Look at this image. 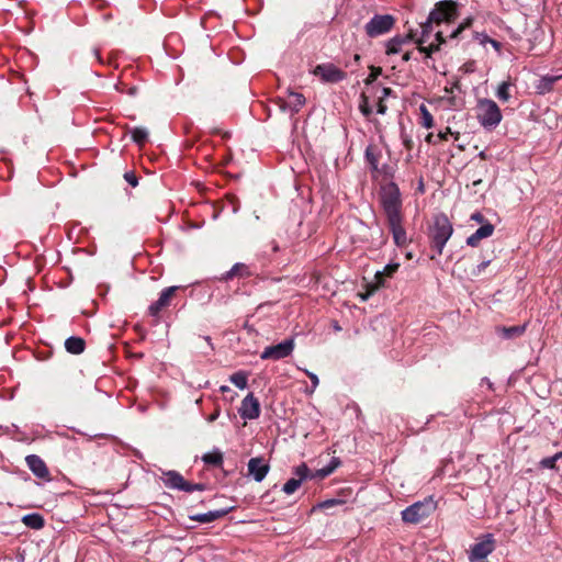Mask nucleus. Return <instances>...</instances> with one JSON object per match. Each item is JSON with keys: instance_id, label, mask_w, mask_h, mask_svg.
Instances as JSON below:
<instances>
[{"instance_id": "f257e3e1", "label": "nucleus", "mask_w": 562, "mask_h": 562, "mask_svg": "<svg viewBox=\"0 0 562 562\" xmlns=\"http://www.w3.org/2000/svg\"><path fill=\"white\" fill-rule=\"evenodd\" d=\"M457 14V3L452 0H443L436 3L434 10L429 13V16L425 23L420 24L422 35L416 40L418 48L422 53H425L427 57L439 48V45L445 42L442 38V32L437 31L435 36L437 44L431 43L429 46H423L426 43L429 34L432 32L434 24L450 23L453 21Z\"/></svg>"}, {"instance_id": "f03ea898", "label": "nucleus", "mask_w": 562, "mask_h": 562, "mask_svg": "<svg viewBox=\"0 0 562 562\" xmlns=\"http://www.w3.org/2000/svg\"><path fill=\"white\" fill-rule=\"evenodd\" d=\"M381 203L395 244L401 247L405 246L407 236L402 225V200L400 190L395 183L391 182L382 188Z\"/></svg>"}, {"instance_id": "7ed1b4c3", "label": "nucleus", "mask_w": 562, "mask_h": 562, "mask_svg": "<svg viewBox=\"0 0 562 562\" xmlns=\"http://www.w3.org/2000/svg\"><path fill=\"white\" fill-rule=\"evenodd\" d=\"M452 234L453 225L445 214H437L432 217L428 227V238L431 251L434 252L431 259H435L436 255H442L443 246Z\"/></svg>"}, {"instance_id": "20e7f679", "label": "nucleus", "mask_w": 562, "mask_h": 562, "mask_svg": "<svg viewBox=\"0 0 562 562\" xmlns=\"http://www.w3.org/2000/svg\"><path fill=\"white\" fill-rule=\"evenodd\" d=\"M476 117L485 130L492 131L501 123L503 116L496 102L482 99L476 105Z\"/></svg>"}, {"instance_id": "39448f33", "label": "nucleus", "mask_w": 562, "mask_h": 562, "mask_svg": "<svg viewBox=\"0 0 562 562\" xmlns=\"http://www.w3.org/2000/svg\"><path fill=\"white\" fill-rule=\"evenodd\" d=\"M436 509V504L431 497L422 502H416L402 512V519L408 524H419L429 517Z\"/></svg>"}, {"instance_id": "423d86ee", "label": "nucleus", "mask_w": 562, "mask_h": 562, "mask_svg": "<svg viewBox=\"0 0 562 562\" xmlns=\"http://www.w3.org/2000/svg\"><path fill=\"white\" fill-rule=\"evenodd\" d=\"M395 24V18L391 14H375L364 26L369 37H378L390 32Z\"/></svg>"}, {"instance_id": "0eeeda50", "label": "nucleus", "mask_w": 562, "mask_h": 562, "mask_svg": "<svg viewBox=\"0 0 562 562\" xmlns=\"http://www.w3.org/2000/svg\"><path fill=\"white\" fill-rule=\"evenodd\" d=\"M313 75L326 83H337L347 78V72L331 63L317 65L313 70Z\"/></svg>"}, {"instance_id": "6e6552de", "label": "nucleus", "mask_w": 562, "mask_h": 562, "mask_svg": "<svg viewBox=\"0 0 562 562\" xmlns=\"http://www.w3.org/2000/svg\"><path fill=\"white\" fill-rule=\"evenodd\" d=\"M179 290L180 286L176 285L164 289L159 299L149 305L148 314L155 318L156 324L160 319V313L171 305L172 299Z\"/></svg>"}, {"instance_id": "1a4fd4ad", "label": "nucleus", "mask_w": 562, "mask_h": 562, "mask_svg": "<svg viewBox=\"0 0 562 562\" xmlns=\"http://www.w3.org/2000/svg\"><path fill=\"white\" fill-rule=\"evenodd\" d=\"M366 160L370 165V168L373 172L378 175H382L385 177H392V168L386 165H380V159L382 158V150L375 144H370L366 148Z\"/></svg>"}, {"instance_id": "9d476101", "label": "nucleus", "mask_w": 562, "mask_h": 562, "mask_svg": "<svg viewBox=\"0 0 562 562\" xmlns=\"http://www.w3.org/2000/svg\"><path fill=\"white\" fill-rule=\"evenodd\" d=\"M294 350V340L285 339L280 344L268 346L261 352L260 358L262 360L278 361L289 357Z\"/></svg>"}, {"instance_id": "9b49d317", "label": "nucleus", "mask_w": 562, "mask_h": 562, "mask_svg": "<svg viewBox=\"0 0 562 562\" xmlns=\"http://www.w3.org/2000/svg\"><path fill=\"white\" fill-rule=\"evenodd\" d=\"M494 550V540L492 535H487L483 540L476 542L469 554L471 562H487L486 558Z\"/></svg>"}, {"instance_id": "f8f14e48", "label": "nucleus", "mask_w": 562, "mask_h": 562, "mask_svg": "<svg viewBox=\"0 0 562 562\" xmlns=\"http://www.w3.org/2000/svg\"><path fill=\"white\" fill-rule=\"evenodd\" d=\"M398 263H390L382 271H378L374 276L375 282L368 285L366 294L361 295L362 301L368 300L380 286L384 284V278H391L398 269Z\"/></svg>"}, {"instance_id": "ddd939ff", "label": "nucleus", "mask_w": 562, "mask_h": 562, "mask_svg": "<svg viewBox=\"0 0 562 562\" xmlns=\"http://www.w3.org/2000/svg\"><path fill=\"white\" fill-rule=\"evenodd\" d=\"M239 414L245 419H256L260 416V403L252 393H249L241 401Z\"/></svg>"}, {"instance_id": "4468645a", "label": "nucleus", "mask_w": 562, "mask_h": 562, "mask_svg": "<svg viewBox=\"0 0 562 562\" xmlns=\"http://www.w3.org/2000/svg\"><path fill=\"white\" fill-rule=\"evenodd\" d=\"M248 473L256 482H261L268 474L270 467L261 457L251 458L248 461Z\"/></svg>"}, {"instance_id": "2eb2a0df", "label": "nucleus", "mask_w": 562, "mask_h": 562, "mask_svg": "<svg viewBox=\"0 0 562 562\" xmlns=\"http://www.w3.org/2000/svg\"><path fill=\"white\" fill-rule=\"evenodd\" d=\"M29 469L40 479H49V471L45 462L36 454H30L25 458Z\"/></svg>"}, {"instance_id": "dca6fc26", "label": "nucleus", "mask_w": 562, "mask_h": 562, "mask_svg": "<svg viewBox=\"0 0 562 562\" xmlns=\"http://www.w3.org/2000/svg\"><path fill=\"white\" fill-rule=\"evenodd\" d=\"M493 232L494 225L490 222H486L482 224L481 227L477 228L471 236L468 237L467 244L469 246L475 247L482 239L490 237Z\"/></svg>"}, {"instance_id": "f3484780", "label": "nucleus", "mask_w": 562, "mask_h": 562, "mask_svg": "<svg viewBox=\"0 0 562 562\" xmlns=\"http://www.w3.org/2000/svg\"><path fill=\"white\" fill-rule=\"evenodd\" d=\"M164 483L169 488L184 491L187 481L179 472L168 471L164 473Z\"/></svg>"}, {"instance_id": "a211bd4d", "label": "nucleus", "mask_w": 562, "mask_h": 562, "mask_svg": "<svg viewBox=\"0 0 562 562\" xmlns=\"http://www.w3.org/2000/svg\"><path fill=\"white\" fill-rule=\"evenodd\" d=\"M232 508H228V509H217V510H211L209 513H205V514H194V515H190L189 518L193 521H198L200 524H209V522H212L214 520H217L224 516H226L229 512H231Z\"/></svg>"}, {"instance_id": "6ab92c4d", "label": "nucleus", "mask_w": 562, "mask_h": 562, "mask_svg": "<svg viewBox=\"0 0 562 562\" xmlns=\"http://www.w3.org/2000/svg\"><path fill=\"white\" fill-rule=\"evenodd\" d=\"M251 273L249 271V268L247 265L238 262L235 263L229 271H227L223 277L222 280L229 281L234 278H246L249 277Z\"/></svg>"}, {"instance_id": "aec40b11", "label": "nucleus", "mask_w": 562, "mask_h": 562, "mask_svg": "<svg viewBox=\"0 0 562 562\" xmlns=\"http://www.w3.org/2000/svg\"><path fill=\"white\" fill-rule=\"evenodd\" d=\"M65 348L69 353L80 355L85 351L86 341L81 337L71 336L66 339Z\"/></svg>"}, {"instance_id": "412c9836", "label": "nucleus", "mask_w": 562, "mask_h": 562, "mask_svg": "<svg viewBox=\"0 0 562 562\" xmlns=\"http://www.w3.org/2000/svg\"><path fill=\"white\" fill-rule=\"evenodd\" d=\"M407 38H409V40H414L415 38V34L413 33V31H409V33L407 35ZM405 42H406V37L405 38L400 37V36L393 37L387 43L386 54L387 55L397 54L401 50L402 44L405 43Z\"/></svg>"}, {"instance_id": "4be33fe9", "label": "nucleus", "mask_w": 562, "mask_h": 562, "mask_svg": "<svg viewBox=\"0 0 562 562\" xmlns=\"http://www.w3.org/2000/svg\"><path fill=\"white\" fill-rule=\"evenodd\" d=\"M132 140L139 147L145 146L148 142L149 133L145 127H134L130 130Z\"/></svg>"}, {"instance_id": "5701e85b", "label": "nucleus", "mask_w": 562, "mask_h": 562, "mask_svg": "<svg viewBox=\"0 0 562 562\" xmlns=\"http://www.w3.org/2000/svg\"><path fill=\"white\" fill-rule=\"evenodd\" d=\"M25 526L32 529H41L44 527L45 520L40 514H29L22 518Z\"/></svg>"}, {"instance_id": "b1692460", "label": "nucleus", "mask_w": 562, "mask_h": 562, "mask_svg": "<svg viewBox=\"0 0 562 562\" xmlns=\"http://www.w3.org/2000/svg\"><path fill=\"white\" fill-rule=\"evenodd\" d=\"M202 461L206 465L220 468L223 464V453L220 450L207 452L202 457Z\"/></svg>"}, {"instance_id": "393cba45", "label": "nucleus", "mask_w": 562, "mask_h": 562, "mask_svg": "<svg viewBox=\"0 0 562 562\" xmlns=\"http://www.w3.org/2000/svg\"><path fill=\"white\" fill-rule=\"evenodd\" d=\"M305 104V97L300 92H290L288 105L292 112L297 113Z\"/></svg>"}, {"instance_id": "a878e982", "label": "nucleus", "mask_w": 562, "mask_h": 562, "mask_svg": "<svg viewBox=\"0 0 562 562\" xmlns=\"http://www.w3.org/2000/svg\"><path fill=\"white\" fill-rule=\"evenodd\" d=\"M562 459V451L557 452L552 457L543 458L539 462V467L542 469L554 470L557 462Z\"/></svg>"}, {"instance_id": "bb28decb", "label": "nucleus", "mask_w": 562, "mask_h": 562, "mask_svg": "<svg viewBox=\"0 0 562 562\" xmlns=\"http://www.w3.org/2000/svg\"><path fill=\"white\" fill-rule=\"evenodd\" d=\"M229 380L240 390H244L247 386V374L244 371L235 372L231 375Z\"/></svg>"}, {"instance_id": "cd10ccee", "label": "nucleus", "mask_w": 562, "mask_h": 562, "mask_svg": "<svg viewBox=\"0 0 562 562\" xmlns=\"http://www.w3.org/2000/svg\"><path fill=\"white\" fill-rule=\"evenodd\" d=\"M420 124L426 127L430 128L432 126V115L428 111L427 106L425 104H422L420 108Z\"/></svg>"}, {"instance_id": "c85d7f7f", "label": "nucleus", "mask_w": 562, "mask_h": 562, "mask_svg": "<svg viewBox=\"0 0 562 562\" xmlns=\"http://www.w3.org/2000/svg\"><path fill=\"white\" fill-rule=\"evenodd\" d=\"M509 87H510V83L508 81H503L498 88H497V91H496V97L503 101V102H507L510 98V94H509Z\"/></svg>"}, {"instance_id": "c756f323", "label": "nucleus", "mask_w": 562, "mask_h": 562, "mask_svg": "<svg viewBox=\"0 0 562 562\" xmlns=\"http://www.w3.org/2000/svg\"><path fill=\"white\" fill-rule=\"evenodd\" d=\"M525 331V326H513V327H504L502 329V335L504 338L510 339L516 336H520Z\"/></svg>"}, {"instance_id": "7c9ffc66", "label": "nucleus", "mask_w": 562, "mask_h": 562, "mask_svg": "<svg viewBox=\"0 0 562 562\" xmlns=\"http://www.w3.org/2000/svg\"><path fill=\"white\" fill-rule=\"evenodd\" d=\"M294 474L297 476L296 480H303L311 479V470L305 463H301L294 469Z\"/></svg>"}, {"instance_id": "2f4dec72", "label": "nucleus", "mask_w": 562, "mask_h": 562, "mask_svg": "<svg viewBox=\"0 0 562 562\" xmlns=\"http://www.w3.org/2000/svg\"><path fill=\"white\" fill-rule=\"evenodd\" d=\"M116 90H119L122 93H126L131 97H135L138 93V87L137 86H127L125 82H120L115 86Z\"/></svg>"}, {"instance_id": "473e14b6", "label": "nucleus", "mask_w": 562, "mask_h": 562, "mask_svg": "<svg viewBox=\"0 0 562 562\" xmlns=\"http://www.w3.org/2000/svg\"><path fill=\"white\" fill-rule=\"evenodd\" d=\"M359 110L367 117L372 113V109L369 105V98L366 95V93H361L360 95Z\"/></svg>"}, {"instance_id": "72a5a7b5", "label": "nucleus", "mask_w": 562, "mask_h": 562, "mask_svg": "<svg viewBox=\"0 0 562 562\" xmlns=\"http://www.w3.org/2000/svg\"><path fill=\"white\" fill-rule=\"evenodd\" d=\"M301 486V480L290 479L282 487L285 494H293Z\"/></svg>"}, {"instance_id": "f704fd0d", "label": "nucleus", "mask_w": 562, "mask_h": 562, "mask_svg": "<svg viewBox=\"0 0 562 562\" xmlns=\"http://www.w3.org/2000/svg\"><path fill=\"white\" fill-rule=\"evenodd\" d=\"M382 74V68L381 67H376V66H370V74L369 76L364 79V83L367 86L369 85H372L376 79L378 77Z\"/></svg>"}, {"instance_id": "c9c22d12", "label": "nucleus", "mask_w": 562, "mask_h": 562, "mask_svg": "<svg viewBox=\"0 0 562 562\" xmlns=\"http://www.w3.org/2000/svg\"><path fill=\"white\" fill-rule=\"evenodd\" d=\"M333 473V468H322L319 470H317L315 473H312L311 472V479H325L327 476H329L330 474Z\"/></svg>"}, {"instance_id": "e433bc0d", "label": "nucleus", "mask_w": 562, "mask_h": 562, "mask_svg": "<svg viewBox=\"0 0 562 562\" xmlns=\"http://www.w3.org/2000/svg\"><path fill=\"white\" fill-rule=\"evenodd\" d=\"M205 484L203 483H191L187 481L184 492L192 493L194 491H204Z\"/></svg>"}, {"instance_id": "4c0bfd02", "label": "nucleus", "mask_w": 562, "mask_h": 562, "mask_svg": "<svg viewBox=\"0 0 562 562\" xmlns=\"http://www.w3.org/2000/svg\"><path fill=\"white\" fill-rule=\"evenodd\" d=\"M560 78H562V76H546L541 79V82L546 89L550 90L553 83Z\"/></svg>"}, {"instance_id": "58836bf2", "label": "nucleus", "mask_w": 562, "mask_h": 562, "mask_svg": "<svg viewBox=\"0 0 562 562\" xmlns=\"http://www.w3.org/2000/svg\"><path fill=\"white\" fill-rule=\"evenodd\" d=\"M124 179L134 188L138 184V178H137V176L135 175L134 171L125 172L124 173Z\"/></svg>"}, {"instance_id": "ea45409f", "label": "nucleus", "mask_w": 562, "mask_h": 562, "mask_svg": "<svg viewBox=\"0 0 562 562\" xmlns=\"http://www.w3.org/2000/svg\"><path fill=\"white\" fill-rule=\"evenodd\" d=\"M448 135H453L450 127H447L445 132H439L438 134H436V139L438 143L441 140H447Z\"/></svg>"}, {"instance_id": "a19ab883", "label": "nucleus", "mask_w": 562, "mask_h": 562, "mask_svg": "<svg viewBox=\"0 0 562 562\" xmlns=\"http://www.w3.org/2000/svg\"><path fill=\"white\" fill-rule=\"evenodd\" d=\"M386 110H387V106L384 103L383 97H379L378 104H376V112L379 114H385Z\"/></svg>"}, {"instance_id": "79ce46f5", "label": "nucleus", "mask_w": 562, "mask_h": 562, "mask_svg": "<svg viewBox=\"0 0 562 562\" xmlns=\"http://www.w3.org/2000/svg\"><path fill=\"white\" fill-rule=\"evenodd\" d=\"M456 265L457 262H452L451 259L447 260L443 265H442V269L450 272L451 276L454 274V268H456Z\"/></svg>"}, {"instance_id": "37998d69", "label": "nucleus", "mask_w": 562, "mask_h": 562, "mask_svg": "<svg viewBox=\"0 0 562 562\" xmlns=\"http://www.w3.org/2000/svg\"><path fill=\"white\" fill-rule=\"evenodd\" d=\"M229 203L232 204L233 206V212H237L238 209H239V201H238V198L236 195H228L227 196Z\"/></svg>"}, {"instance_id": "c03bdc74", "label": "nucleus", "mask_w": 562, "mask_h": 562, "mask_svg": "<svg viewBox=\"0 0 562 562\" xmlns=\"http://www.w3.org/2000/svg\"><path fill=\"white\" fill-rule=\"evenodd\" d=\"M475 38L482 45H485L486 43H490V41H491V38L485 33H475Z\"/></svg>"}, {"instance_id": "a18cd8bd", "label": "nucleus", "mask_w": 562, "mask_h": 562, "mask_svg": "<svg viewBox=\"0 0 562 562\" xmlns=\"http://www.w3.org/2000/svg\"><path fill=\"white\" fill-rule=\"evenodd\" d=\"M340 503H341V502H340V501H338V499H327V501H325V502L321 503V504H319V506H321L322 508H329V507H333V506H335V505H337V504H340Z\"/></svg>"}, {"instance_id": "49530a36", "label": "nucleus", "mask_w": 562, "mask_h": 562, "mask_svg": "<svg viewBox=\"0 0 562 562\" xmlns=\"http://www.w3.org/2000/svg\"><path fill=\"white\" fill-rule=\"evenodd\" d=\"M472 24V18H467L462 23H459L458 32L459 34Z\"/></svg>"}, {"instance_id": "de8ad7c7", "label": "nucleus", "mask_w": 562, "mask_h": 562, "mask_svg": "<svg viewBox=\"0 0 562 562\" xmlns=\"http://www.w3.org/2000/svg\"><path fill=\"white\" fill-rule=\"evenodd\" d=\"M471 220L480 223V224H484L486 223L484 216L480 213V212H475L471 215Z\"/></svg>"}, {"instance_id": "09e8293b", "label": "nucleus", "mask_w": 562, "mask_h": 562, "mask_svg": "<svg viewBox=\"0 0 562 562\" xmlns=\"http://www.w3.org/2000/svg\"><path fill=\"white\" fill-rule=\"evenodd\" d=\"M218 416H220V408L216 407L215 411L211 415L207 416L206 420L209 423H213L218 418Z\"/></svg>"}, {"instance_id": "8fccbe9b", "label": "nucleus", "mask_w": 562, "mask_h": 562, "mask_svg": "<svg viewBox=\"0 0 562 562\" xmlns=\"http://www.w3.org/2000/svg\"><path fill=\"white\" fill-rule=\"evenodd\" d=\"M340 465V460L338 458H333L330 463L326 465V468H333V472Z\"/></svg>"}, {"instance_id": "3c124183", "label": "nucleus", "mask_w": 562, "mask_h": 562, "mask_svg": "<svg viewBox=\"0 0 562 562\" xmlns=\"http://www.w3.org/2000/svg\"><path fill=\"white\" fill-rule=\"evenodd\" d=\"M307 376L310 378L311 382L314 386H317L319 383L318 376L312 372H307Z\"/></svg>"}, {"instance_id": "603ef678", "label": "nucleus", "mask_w": 562, "mask_h": 562, "mask_svg": "<svg viewBox=\"0 0 562 562\" xmlns=\"http://www.w3.org/2000/svg\"><path fill=\"white\" fill-rule=\"evenodd\" d=\"M490 44L494 47V49L497 52V53H501V49H502V44L495 40H492L490 41Z\"/></svg>"}, {"instance_id": "864d4df0", "label": "nucleus", "mask_w": 562, "mask_h": 562, "mask_svg": "<svg viewBox=\"0 0 562 562\" xmlns=\"http://www.w3.org/2000/svg\"><path fill=\"white\" fill-rule=\"evenodd\" d=\"M426 142L427 143H430V144H438L437 139H436V135L432 134V133H429L427 136H426Z\"/></svg>"}, {"instance_id": "5fc2aeb1", "label": "nucleus", "mask_w": 562, "mask_h": 562, "mask_svg": "<svg viewBox=\"0 0 562 562\" xmlns=\"http://www.w3.org/2000/svg\"><path fill=\"white\" fill-rule=\"evenodd\" d=\"M484 384L487 386V389H490V390L493 389V383L491 382V380L488 378H483L481 380V385L483 386Z\"/></svg>"}, {"instance_id": "6e6d98bb", "label": "nucleus", "mask_w": 562, "mask_h": 562, "mask_svg": "<svg viewBox=\"0 0 562 562\" xmlns=\"http://www.w3.org/2000/svg\"><path fill=\"white\" fill-rule=\"evenodd\" d=\"M393 93V90L391 88H383L382 89V95L383 97V100L387 97H390L391 94Z\"/></svg>"}, {"instance_id": "4d7b16f0", "label": "nucleus", "mask_w": 562, "mask_h": 562, "mask_svg": "<svg viewBox=\"0 0 562 562\" xmlns=\"http://www.w3.org/2000/svg\"><path fill=\"white\" fill-rule=\"evenodd\" d=\"M488 263H490V261H483L480 265H477L476 273H481L488 266Z\"/></svg>"}, {"instance_id": "13d9d810", "label": "nucleus", "mask_w": 562, "mask_h": 562, "mask_svg": "<svg viewBox=\"0 0 562 562\" xmlns=\"http://www.w3.org/2000/svg\"><path fill=\"white\" fill-rule=\"evenodd\" d=\"M473 70H474V63H469V64L464 65V71L465 72H471Z\"/></svg>"}, {"instance_id": "bf43d9fd", "label": "nucleus", "mask_w": 562, "mask_h": 562, "mask_svg": "<svg viewBox=\"0 0 562 562\" xmlns=\"http://www.w3.org/2000/svg\"><path fill=\"white\" fill-rule=\"evenodd\" d=\"M413 144H414V143H413V140H412V139H408V138L404 139V146H405L407 149H412Z\"/></svg>"}, {"instance_id": "052dcab7", "label": "nucleus", "mask_w": 562, "mask_h": 562, "mask_svg": "<svg viewBox=\"0 0 562 562\" xmlns=\"http://www.w3.org/2000/svg\"><path fill=\"white\" fill-rule=\"evenodd\" d=\"M204 340L207 342L209 349L212 351L214 348L213 345L211 344V337L206 336L204 337Z\"/></svg>"}, {"instance_id": "680f3d73", "label": "nucleus", "mask_w": 562, "mask_h": 562, "mask_svg": "<svg viewBox=\"0 0 562 562\" xmlns=\"http://www.w3.org/2000/svg\"><path fill=\"white\" fill-rule=\"evenodd\" d=\"M411 55H412V53H411V52H406V53L403 55V60L408 61V60L411 59Z\"/></svg>"}, {"instance_id": "e2e57ef3", "label": "nucleus", "mask_w": 562, "mask_h": 562, "mask_svg": "<svg viewBox=\"0 0 562 562\" xmlns=\"http://www.w3.org/2000/svg\"><path fill=\"white\" fill-rule=\"evenodd\" d=\"M220 391H221L222 393H226V392H229V391H231V387H229V386H227V385H222V386H221V389H220Z\"/></svg>"}, {"instance_id": "0e129e2a", "label": "nucleus", "mask_w": 562, "mask_h": 562, "mask_svg": "<svg viewBox=\"0 0 562 562\" xmlns=\"http://www.w3.org/2000/svg\"><path fill=\"white\" fill-rule=\"evenodd\" d=\"M450 37H451V38L457 37V29L451 30V32H450Z\"/></svg>"}, {"instance_id": "69168bd1", "label": "nucleus", "mask_w": 562, "mask_h": 562, "mask_svg": "<svg viewBox=\"0 0 562 562\" xmlns=\"http://www.w3.org/2000/svg\"><path fill=\"white\" fill-rule=\"evenodd\" d=\"M360 58H361V57H360V55H359V54H355V55H353V60H355L356 63H358V61L360 60Z\"/></svg>"}]
</instances>
